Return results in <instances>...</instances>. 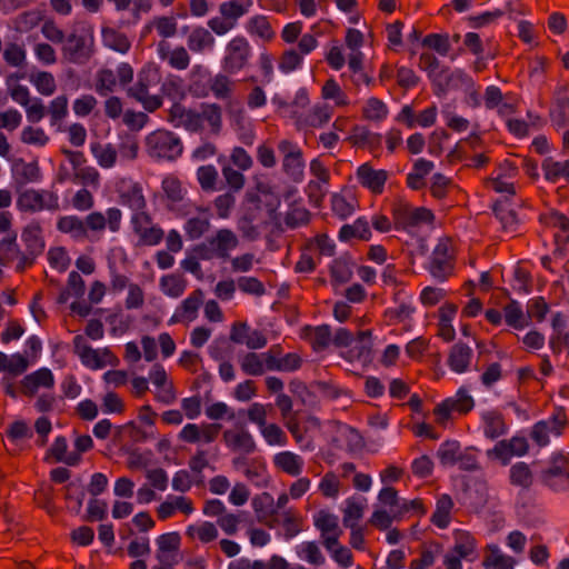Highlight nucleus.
<instances>
[{"label":"nucleus","instance_id":"41","mask_svg":"<svg viewBox=\"0 0 569 569\" xmlns=\"http://www.w3.org/2000/svg\"><path fill=\"white\" fill-rule=\"evenodd\" d=\"M363 503L359 498L350 497L346 499V509L343 511L345 527L358 526L357 522L362 518Z\"/></svg>","mask_w":569,"mask_h":569},{"label":"nucleus","instance_id":"33","mask_svg":"<svg viewBox=\"0 0 569 569\" xmlns=\"http://www.w3.org/2000/svg\"><path fill=\"white\" fill-rule=\"evenodd\" d=\"M29 81L42 96H52L57 89L54 77L48 71H37L29 76Z\"/></svg>","mask_w":569,"mask_h":569},{"label":"nucleus","instance_id":"51","mask_svg":"<svg viewBox=\"0 0 569 569\" xmlns=\"http://www.w3.org/2000/svg\"><path fill=\"white\" fill-rule=\"evenodd\" d=\"M108 517V505L104 500L92 498L88 501L86 521H103Z\"/></svg>","mask_w":569,"mask_h":569},{"label":"nucleus","instance_id":"7","mask_svg":"<svg viewBox=\"0 0 569 569\" xmlns=\"http://www.w3.org/2000/svg\"><path fill=\"white\" fill-rule=\"evenodd\" d=\"M475 407V400L465 387H460L453 397H449L437 405L435 415L439 422L451 417L452 411L467 413Z\"/></svg>","mask_w":569,"mask_h":569},{"label":"nucleus","instance_id":"22","mask_svg":"<svg viewBox=\"0 0 569 569\" xmlns=\"http://www.w3.org/2000/svg\"><path fill=\"white\" fill-rule=\"evenodd\" d=\"M372 236L369 221L366 217H359L352 224H343L338 233V239L341 242H347L351 238L361 240H369Z\"/></svg>","mask_w":569,"mask_h":569},{"label":"nucleus","instance_id":"30","mask_svg":"<svg viewBox=\"0 0 569 569\" xmlns=\"http://www.w3.org/2000/svg\"><path fill=\"white\" fill-rule=\"evenodd\" d=\"M542 171L545 179L549 182H557L559 178L563 177L569 180V160L555 161L552 158H546L542 162Z\"/></svg>","mask_w":569,"mask_h":569},{"label":"nucleus","instance_id":"58","mask_svg":"<svg viewBox=\"0 0 569 569\" xmlns=\"http://www.w3.org/2000/svg\"><path fill=\"white\" fill-rule=\"evenodd\" d=\"M162 189L166 197L171 202H179L183 199L184 191L179 180L172 177H166L162 180Z\"/></svg>","mask_w":569,"mask_h":569},{"label":"nucleus","instance_id":"4","mask_svg":"<svg viewBox=\"0 0 569 569\" xmlns=\"http://www.w3.org/2000/svg\"><path fill=\"white\" fill-rule=\"evenodd\" d=\"M529 450L528 429L517 431L510 439L498 441L487 451L489 458L498 459L507 466L512 457H523Z\"/></svg>","mask_w":569,"mask_h":569},{"label":"nucleus","instance_id":"18","mask_svg":"<svg viewBox=\"0 0 569 569\" xmlns=\"http://www.w3.org/2000/svg\"><path fill=\"white\" fill-rule=\"evenodd\" d=\"M64 41L66 43L63 44L62 51L69 62L82 64L88 60L89 54L86 51V43L82 37L73 32L69 34Z\"/></svg>","mask_w":569,"mask_h":569},{"label":"nucleus","instance_id":"11","mask_svg":"<svg viewBox=\"0 0 569 569\" xmlns=\"http://www.w3.org/2000/svg\"><path fill=\"white\" fill-rule=\"evenodd\" d=\"M133 231L139 236L140 243L144 246H156L163 238V230L159 227H149V217L143 212H136L131 219Z\"/></svg>","mask_w":569,"mask_h":569},{"label":"nucleus","instance_id":"48","mask_svg":"<svg viewBox=\"0 0 569 569\" xmlns=\"http://www.w3.org/2000/svg\"><path fill=\"white\" fill-rule=\"evenodd\" d=\"M202 122L207 121L210 127L212 133H219L221 130V108L217 103L203 104L201 112Z\"/></svg>","mask_w":569,"mask_h":569},{"label":"nucleus","instance_id":"2","mask_svg":"<svg viewBox=\"0 0 569 569\" xmlns=\"http://www.w3.org/2000/svg\"><path fill=\"white\" fill-rule=\"evenodd\" d=\"M146 143L149 154L158 159L176 160L183 151L180 137L168 130L151 132L147 137Z\"/></svg>","mask_w":569,"mask_h":569},{"label":"nucleus","instance_id":"21","mask_svg":"<svg viewBox=\"0 0 569 569\" xmlns=\"http://www.w3.org/2000/svg\"><path fill=\"white\" fill-rule=\"evenodd\" d=\"M57 229L62 233L69 234L76 241L88 238L83 219L76 214L60 217L57 221Z\"/></svg>","mask_w":569,"mask_h":569},{"label":"nucleus","instance_id":"31","mask_svg":"<svg viewBox=\"0 0 569 569\" xmlns=\"http://www.w3.org/2000/svg\"><path fill=\"white\" fill-rule=\"evenodd\" d=\"M330 274L335 282L347 283L352 277L351 258L345 256L333 259L330 264Z\"/></svg>","mask_w":569,"mask_h":569},{"label":"nucleus","instance_id":"32","mask_svg":"<svg viewBox=\"0 0 569 569\" xmlns=\"http://www.w3.org/2000/svg\"><path fill=\"white\" fill-rule=\"evenodd\" d=\"M483 567L487 569H515V560L507 555H503L497 545L489 547V555L483 561Z\"/></svg>","mask_w":569,"mask_h":569},{"label":"nucleus","instance_id":"59","mask_svg":"<svg viewBox=\"0 0 569 569\" xmlns=\"http://www.w3.org/2000/svg\"><path fill=\"white\" fill-rule=\"evenodd\" d=\"M309 221V211L305 208L300 207H290L288 210L284 222L287 227L291 229H296L300 226L308 223Z\"/></svg>","mask_w":569,"mask_h":569},{"label":"nucleus","instance_id":"39","mask_svg":"<svg viewBox=\"0 0 569 569\" xmlns=\"http://www.w3.org/2000/svg\"><path fill=\"white\" fill-rule=\"evenodd\" d=\"M160 289L170 298H179L186 289V281L180 276L166 274L160 279Z\"/></svg>","mask_w":569,"mask_h":569},{"label":"nucleus","instance_id":"35","mask_svg":"<svg viewBox=\"0 0 569 569\" xmlns=\"http://www.w3.org/2000/svg\"><path fill=\"white\" fill-rule=\"evenodd\" d=\"M567 326H568V316L567 315H565L561 311L553 313L552 319H551V327H552L555 333L549 338V347L552 350V352L556 355L560 353L562 350L559 341H560L561 335L565 332V329L567 328Z\"/></svg>","mask_w":569,"mask_h":569},{"label":"nucleus","instance_id":"62","mask_svg":"<svg viewBox=\"0 0 569 569\" xmlns=\"http://www.w3.org/2000/svg\"><path fill=\"white\" fill-rule=\"evenodd\" d=\"M237 284L238 288L244 293L262 296L266 292L263 283L254 277H239Z\"/></svg>","mask_w":569,"mask_h":569},{"label":"nucleus","instance_id":"27","mask_svg":"<svg viewBox=\"0 0 569 569\" xmlns=\"http://www.w3.org/2000/svg\"><path fill=\"white\" fill-rule=\"evenodd\" d=\"M274 465L291 476H299L302 472L303 460L291 451H282L274 456Z\"/></svg>","mask_w":569,"mask_h":569},{"label":"nucleus","instance_id":"29","mask_svg":"<svg viewBox=\"0 0 569 569\" xmlns=\"http://www.w3.org/2000/svg\"><path fill=\"white\" fill-rule=\"evenodd\" d=\"M503 317L506 323L516 330H522L528 326V319L523 313L522 306L517 300H511L505 306Z\"/></svg>","mask_w":569,"mask_h":569},{"label":"nucleus","instance_id":"26","mask_svg":"<svg viewBox=\"0 0 569 569\" xmlns=\"http://www.w3.org/2000/svg\"><path fill=\"white\" fill-rule=\"evenodd\" d=\"M252 0H228L219 6V12L226 20L234 22L249 11Z\"/></svg>","mask_w":569,"mask_h":569},{"label":"nucleus","instance_id":"36","mask_svg":"<svg viewBox=\"0 0 569 569\" xmlns=\"http://www.w3.org/2000/svg\"><path fill=\"white\" fill-rule=\"evenodd\" d=\"M313 526L320 531L321 536L339 530V518L327 510H319L313 515Z\"/></svg>","mask_w":569,"mask_h":569},{"label":"nucleus","instance_id":"5","mask_svg":"<svg viewBox=\"0 0 569 569\" xmlns=\"http://www.w3.org/2000/svg\"><path fill=\"white\" fill-rule=\"evenodd\" d=\"M251 56V47L244 37H236L226 47L222 69L226 73L236 74L247 64Z\"/></svg>","mask_w":569,"mask_h":569},{"label":"nucleus","instance_id":"20","mask_svg":"<svg viewBox=\"0 0 569 569\" xmlns=\"http://www.w3.org/2000/svg\"><path fill=\"white\" fill-rule=\"evenodd\" d=\"M288 501L289 496L286 492L281 493L278 497L277 501H274L273 497L270 493L264 492L259 500H253V507L258 513L274 517L278 516L280 511L284 509Z\"/></svg>","mask_w":569,"mask_h":569},{"label":"nucleus","instance_id":"64","mask_svg":"<svg viewBox=\"0 0 569 569\" xmlns=\"http://www.w3.org/2000/svg\"><path fill=\"white\" fill-rule=\"evenodd\" d=\"M48 256L50 266L60 272L64 271L70 263V258L63 247L50 249Z\"/></svg>","mask_w":569,"mask_h":569},{"label":"nucleus","instance_id":"56","mask_svg":"<svg viewBox=\"0 0 569 569\" xmlns=\"http://www.w3.org/2000/svg\"><path fill=\"white\" fill-rule=\"evenodd\" d=\"M21 140L27 144L43 147L49 138L42 128L26 127L21 132Z\"/></svg>","mask_w":569,"mask_h":569},{"label":"nucleus","instance_id":"9","mask_svg":"<svg viewBox=\"0 0 569 569\" xmlns=\"http://www.w3.org/2000/svg\"><path fill=\"white\" fill-rule=\"evenodd\" d=\"M563 422L556 416L547 419L539 420L530 429H528V437L538 447H547L550 443V436L559 437Z\"/></svg>","mask_w":569,"mask_h":569},{"label":"nucleus","instance_id":"57","mask_svg":"<svg viewBox=\"0 0 569 569\" xmlns=\"http://www.w3.org/2000/svg\"><path fill=\"white\" fill-rule=\"evenodd\" d=\"M303 58L293 49L288 50L283 53L279 63V70L288 74L299 68H301Z\"/></svg>","mask_w":569,"mask_h":569},{"label":"nucleus","instance_id":"61","mask_svg":"<svg viewBox=\"0 0 569 569\" xmlns=\"http://www.w3.org/2000/svg\"><path fill=\"white\" fill-rule=\"evenodd\" d=\"M492 210L495 217L502 223L506 230H516L518 218L513 210L506 209L498 203L493 206Z\"/></svg>","mask_w":569,"mask_h":569},{"label":"nucleus","instance_id":"16","mask_svg":"<svg viewBox=\"0 0 569 569\" xmlns=\"http://www.w3.org/2000/svg\"><path fill=\"white\" fill-rule=\"evenodd\" d=\"M266 359V367L269 371L292 372L301 367L302 359L295 352L286 353L282 357L273 355L272 350L262 352Z\"/></svg>","mask_w":569,"mask_h":569},{"label":"nucleus","instance_id":"28","mask_svg":"<svg viewBox=\"0 0 569 569\" xmlns=\"http://www.w3.org/2000/svg\"><path fill=\"white\" fill-rule=\"evenodd\" d=\"M296 553L299 559L313 566H321L326 562V558L316 541H303L297 545Z\"/></svg>","mask_w":569,"mask_h":569},{"label":"nucleus","instance_id":"24","mask_svg":"<svg viewBox=\"0 0 569 569\" xmlns=\"http://www.w3.org/2000/svg\"><path fill=\"white\" fill-rule=\"evenodd\" d=\"M453 508V501L447 493H442L438 497L436 503V510L431 517V522L440 528L446 529L451 520L450 513Z\"/></svg>","mask_w":569,"mask_h":569},{"label":"nucleus","instance_id":"34","mask_svg":"<svg viewBox=\"0 0 569 569\" xmlns=\"http://www.w3.org/2000/svg\"><path fill=\"white\" fill-rule=\"evenodd\" d=\"M201 189L206 192L220 190L218 183V171L213 164L200 166L196 172Z\"/></svg>","mask_w":569,"mask_h":569},{"label":"nucleus","instance_id":"42","mask_svg":"<svg viewBox=\"0 0 569 569\" xmlns=\"http://www.w3.org/2000/svg\"><path fill=\"white\" fill-rule=\"evenodd\" d=\"M510 482L515 486L529 488L532 483V473L529 466L519 461L510 468Z\"/></svg>","mask_w":569,"mask_h":569},{"label":"nucleus","instance_id":"54","mask_svg":"<svg viewBox=\"0 0 569 569\" xmlns=\"http://www.w3.org/2000/svg\"><path fill=\"white\" fill-rule=\"evenodd\" d=\"M116 84L117 77L114 72L110 69H103L99 72L96 91L101 97H104L108 93L113 92Z\"/></svg>","mask_w":569,"mask_h":569},{"label":"nucleus","instance_id":"10","mask_svg":"<svg viewBox=\"0 0 569 569\" xmlns=\"http://www.w3.org/2000/svg\"><path fill=\"white\" fill-rule=\"evenodd\" d=\"M541 481L553 491L569 489V463L561 460L543 469L540 475Z\"/></svg>","mask_w":569,"mask_h":569},{"label":"nucleus","instance_id":"45","mask_svg":"<svg viewBox=\"0 0 569 569\" xmlns=\"http://www.w3.org/2000/svg\"><path fill=\"white\" fill-rule=\"evenodd\" d=\"M203 301V292L201 289L194 290L189 295L178 308L182 315L189 320H193L197 317V312Z\"/></svg>","mask_w":569,"mask_h":569},{"label":"nucleus","instance_id":"63","mask_svg":"<svg viewBox=\"0 0 569 569\" xmlns=\"http://www.w3.org/2000/svg\"><path fill=\"white\" fill-rule=\"evenodd\" d=\"M365 114L370 120H382L388 114L387 104L383 101L372 97L367 102Z\"/></svg>","mask_w":569,"mask_h":569},{"label":"nucleus","instance_id":"40","mask_svg":"<svg viewBox=\"0 0 569 569\" xmlns=\"http://www.w3.org/2000/svg\"><path fill=\"white\" fill-rule=\"evenodd\" d=\"M213 43V36L204 28L194 29L188 38V47L193 52H201Z\"/></svg>","mask_w":569,"mask_h":569},{"label":"nucleus","instance_id":"55","mask_svg":"<svg viewBox=\"0 0 569 569\" xmlns=\"http://www.w3.org/2000/svg\"><path fill=\"white\" fill-rule=\"evenodd\" d=\"M7 437L13 441H20L23 439H31L33 437L32 429L23 420H16L9 425L7 429Z\"/></svg>","mask_w":569,"mask_h":569},{"label":"nucleus","instance_id":"46","mask_svg":"<svg viewBox=\"0 0 569 569\" xmlns=\"http://www.w3.org/2000/svg\"><path fill=\"white\" fill-rule=\"evenodd\" d=\"M420 68L427 72L428 78L431 80L433 84L441 78L442 73H445L448 69H442L438 72L440 67V61L430 53H422L420 56Z\"/></svg>","mask_w":569,"mask_h":569},{"label":"nucleus","instance_id":"12","mask_svg":"<svg viewBox=\"0 0 569 569\" xmlns=\"http://www.w3.org/2000/svg\"><path fill=\"white\" fill-rule=\"evenodd\" d=\"M12 174L14 177L17 191L22 189L27 183H38L42 180V173L38 162H26L21 158L13 163Z\"/></svg>","mask_w":569,"mask_h":569},{"label":"nucleus","instance_id":"13","mask_svg":"<svg viewBox=\"0 0 569 569\" xmlns=\"http://www.w3.org/2000/svg\"><path fill=\"white\" fill-rule=\"evenodd\" d=\"M20 385L24 395L33 396L39 388H52L54 386V377L50 369L42 367L24 376Z\"/></svg>","mask_w":569,"mask_h":569},{"label":"nucleus","instance_id":"8","mask_svg":"<svg viewBox=\"0 0 569 569\" xmlns=\"http://www.w3.org/2000/svg\"><path fill=\"white\" fill-rule=\"evenodd\" d=\"M393 218L397 229H409L422 223L431 222L433 214L430 210L420 207L411 208L406 203H399L393 208Z\"/></svg>","mask_w":569,"mask_h":569},{"label":"nucleus","instance_id":"43","mask_svg":"<svg viewBox=\"0 0 569 569\" xmlns=\"http://www.w3.org/2000/svg\"><path fill=\"white\" fill-rule=\"evenodd\" d=\"M460 453V443L456 440H446L437 451V456L443 466H453L457 463Z\"/></svg>","mask_w":569,"mask_h":569},{"label":"nucleus","instance_id":"52","mask_svg":"<svg viewBox=\"0 0 569 569\" xmlns=\"http://www.w3.org/2000/svg\"><path fill=\"white\" fill-rule=\"evenodd\" d=\"M259 430L269 446H286V435L278 425L266 423Z\"/></svg>","mask_w":569,"mask_h":569},{"label":"nucleus","instance_id":"47","mask_svg":"<svg viewBox=\"0 0 569 569\" xmlns=\"http://www.w3.org/2000/svg\"><path fill=\"white\" fill-rule=\"evenodd\" d=\"M210 89L213 96L219 100H224L231 96V82L227 74L217 73L209 80Z\"/></svg>","mask_w":569,"mask_h":569},{"label":"nucleus","instance_id":"19","mask_svg":"<svg viewBox=\"0 0 569 569\" xmlns=\"http://www.w3.org/2000/svg\"><path fill=\"white\" fill-rule=\"evenodd\" d=\"M223 439L227 447L233 451L239 450L246 455H250L256 450L254 439L248 430H241L240 432L226 430L223 432Z\"/></svg>","mask_w":569,"mask_h":569},{"label":"nucleus","instance_id":"53","mask_svg":"<svg viewBox=\"0 0 569 569\" xmlns=\"http://www.w3.org/2000/svg\"><path fill=\"white\" fill-rule=\"evenodd\" d=\"M3 59L11 67H22L27 59V52L22 46L12 42L6 47Z\"/></svg>","mask_w":569,"mask_h":569},{"label":"nucleus","instance_id":"17","mask_svg":"<svg viewBox=\"0 0 569 569\" xmlns=\"http://www.w3.org/2000/svg\"><path fill=\"white\" fill-rule=\"evenodd\" d=\"M472 357V348L459 341L451 347L447 363L451 371L465 373L469 370Z\"/></svg>","mask_w":569,"mask_h":569},{"label":"nucleus","instance_id":"23","mask_svg":"<svg viewBox=\"0 0 569 569\" xmlns=\"http://www.w3.org/2000/svg\"><path fill=\"white\" fill-rule=\"evenodd\" d=\"M485 423L483 433L486 438L495 440L507 435L508 426L505 423L502 415L495 410L485 411L481 415Z\"/></svg>","mask_w":569,"mask_h":569},{"label":"nucleus","instance_id":"37","mask_svg":"<svg viewBox=\"0 0 569 569\" xmlns=\"http://www.w3.org/2000/svg\"><path fill=\"white\" fill-rule=\"evenodd\" d=\"M241 369L249 376H261L267 370L266 359L261 353L249 352L241 359Z\"/></svg>","mask_w":569,"mask_h":569},{"label":"nucleus","instance_id":"44","mask_svg":"<svg viewBox=\"0 0 569 569\" xmlns=\"http://www.w3.org/2000/svg\"><path fill=\"white\" fill-rule=\"evenodd\" d=\"M22 240L24 241L27 249L31 254H38L42 251L44 243L40 236V228L38 226H29L27 227L21 234Z\"/></svg>","mask_w":569,"mask_h":569},{"label":"nucleus","instance_id":"6","mask_svg":"<svg viewBox=\"0 0 569 569\" xmlns=\"http://www.w3.org/2000/svg\"><path fill=\"white\" fill-rule=\"evenodd\" d=\"M278 149L283 153L282 169L291 181L300 183L305 178V160L301 149L289 140H281Z\"/></svg>","mask_w":569,"mask_h":569},{"label":"nucleus","instance_id":"14","mask_svg":"<svg viewBox=\"0 0 569 569\" xmlns=\"http://www.w3.org/2000/svg\"><path fill=\"white\" fill-rule=\"evenodd\" d=\"M356 174L360 184L373 192H381L388 178L386 170H376L369 162L360 164Z\"/></svg>","mask_w":569,"mask_h":569},{"label":"nucleus","instance_id":"38","mask_svg":"<svg viewBox=\"0 0 569 569\" xmlns=\"http://www.w3.org/2000/svg\"><path fill=\"white\" fill-rule=\"evenodd\" d=\"M210 228V219L206 216L191 217L186 220L183 229L189 239L201 238Z\"/></svg>","mask_w":569,"mask_h":569},{"label":"nucleus","instance_id":"15","mask_svg":"<svg viewBox=\"0 0 569 569\" xmlns=\"http://www.w3.org/2000/svg\"><path fill=\"white\" fill-rule=\"evenodd\" d=\"M435 86L437 87V94H445L450 89L469 92L475 82L465 70L455 69L446 77L443 82L439 79Z\"/></svg>","mask_w":569,"mask_h":569},{"label":"nucleus","instance_id":"25","mask_svg":"<svg viewBox=\"0 0 569 569\" xmlns=\"http://www.w3.org/2000/svg\"><path fill=\"white\" fill-rule=\"evenodd\" d=\"M451 552L465 560L471 561L476 556V539L467 531L458 530L456 543Z\"/></svg>","mask_w":569,"mask_h":569},{"label":"nucleus","instance_id":"1","mask_svg":"<svg viewBox=\"0 0 569 569\" xmlns=\"http://www.w3.org/2000/svg\"><path fill=\"white\" fill-rule=\"evenodd\" d=\"M238 243L237 234L230 229L222 228L214 236L207 237L203 242L197 244L194 252L202 260H210L213 257L227 259Z\"/></svg>","mask_w":569,"mask_h":569},{"label":"nucleus","instance_id":"49","mask_svg":"<svg viewBox=\"0 0 569 569\" xmlns=\"http://www.w3.org/2000/svg\"><path fill=\"white\" fill-rule=\"evenodd\" d=\"M421 44L433 49L440 56H447L450 50L448 34L430 33L422 39Z\"/></svg>","mask_w":569,"mask_h":569},{"label":"nucleus","instance_id":"3","mask_svg":"<svg viewBox=\"0 0 569 569\" xmlns=\"http://www.w3.org/2000/svg\"><path fill=\"white\" fill-rule=\"evenodd\" d=\"M17 198V208L22 212L54 211L59 209L57 193L44 189H20Z\"/></svg>","mask_w":569,"mask_h":569},{"label":"nucleus","instance_id":"60","mask_svg":"<svg viewBox=\"0 0 569 569\" xmlns=\"http://www.w3.org/2000/svg\"><path fill=\"white\" fill-rule=\"evenodd\" d=\"M49 113L51 116L52 126L66 118L68 114V98L66 96L56 97L50 102Z\"/></svg>","mask_w":569,"mask_h":569},{"label":"nucleus","instance_id":"50","mask_svg":"<svg viewBox=\"0 0 569 569\" xmlns=\"http://www.w3.org/2000/svg\"><path fill=\"white\" fill-rule=\"evenodd\" d=\"M91 151L102 168L110 169L116 164L117 151L111 144L104 147L91 146Z\"/></svg>","mask_w":569,"mask_h":569}]
</instances>
